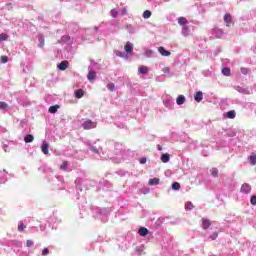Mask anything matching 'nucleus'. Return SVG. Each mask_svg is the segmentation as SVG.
<instances>
[{
  "mask_svg": "<svg viewBox=\"0 0 256 256\" xmlns=\"http://www.w3.org/2000/svg\"><path fill=\"white\" fill-rule=\"evenodd\" d=\"M201 227L204 230H208L211 227V221L208 218L202 217L201 219Z\"/></svg>",
  "mask_w": 256,
  "mask_h": 256,
  "instance_id": "nucleus-1",
  "label": "nucleus"
},
{
  "mask_svg": "<svg viewBox=\"0 0 256 256\" xmlns=\"http://www.w3.org/2000/svg\"><path fill=\"white\" fill-rule=\"evenodd\" d=\"M224 23H226V27H231L233 25V16L231 14H225Z\"/></svg>",
  "mask_w": 256,
  "mask_h": 256,
  "instance_id": "nucleus-2",
  "label": "nucleus"
},
{
  "mask_svg": "<svg viewBox=\"0 0 256 256\" xmlns=\"http://www.w3.org/2000/svg\"><path fill=\"white\" fill-rule=\"evenodd\" d=\"M84 129H95L97 127V123L91 122V120H87L83 124Z\"/></svg>",
  "mask_w": 256,
  "mask_h": 256,
  "instance_id": "nucleus-3",
  "label": "nucleus"
},
{
  "mask_svg": "<svg viewBox=\"0 0 256 256\" xmlns=\"http://www.w3.org/2000/svg\"><path fill=\"white\" fill-rule=\"evenodd\" d=\"M57 67L60 71H65V69L69 67V61L64 60L60 64H58Z\"/></svg>",
  "mask_w": 256,
  "mask_h": 256,
  "instance_id": "nucleus-4",
  "label": "nucleus"
},
{
  "mask_svg": "<svg viewBox=\"0 0 256 256\" xmlns=\"http://www.w3.org/2000/svg\"><path fill=\"white\" fill-rule=\"evenodd\" d=\"M124 50L127 54L133 53V44H131V42H127L124 46Z\"/></svg>",
  "mask_w": 256,
  "mask_h": 256,
  "instance_id": "nucleus-5",
  "label": "nucleus"
},
{
  "mask_svg": "<svg viewBox=\"0 0 256 256\" xmlns=\"http://www.w3.org/2000/svg\"><path fill=\"white\" fill-rule=\"evenodd\" d=\"M74 95H75L76 99H81L83 97V95H85V90L77 89V90H75Z\"/></svg>",
  "mask_w": 256,
  "mask_h": 256,
  "instance_id": "nucleus-6",
  "label": "nucleus"
},
{
  "mask_svg": "<svg viewBox=\"0 0 256 256\" xmlns=\"http://www.w3.org/2000/svg\"><path fill=\"white\" fill-rule=\"evenodd\" d=\"M250 191H252V187L249 184H244L241 186V192H244L245 194H249Z\"/></svg>",
  "mask_w": 256,
  "mask_h": 256,
  "instance_id": "nucleus-7",
  "label": "nucleus"
},
{
  "mask_svg": "<svg viewBox=\"0 0 256 256\" xmlns=\"http://www.w3.org/2000/svg\"><path fill=\"white\" fill-rule=\"evenodd\" d=\"M158 51H159L160 55H162L163 57H169L171 55V52L165 50V48H163V47H159Z\"/></svg>",
  "mask_w": 256,
  "mask_h": 256,
  "instance_id": "nucleus-8",
  "label": "nucleus"
},
{
  "mask_svg": "<svg viewBox=\"0 0 256 256\" xmlns=\"http://www.w3.org/2000/svg\"><path fill=\"white\" fill-rule=\"evenodd\" d=\"M49 144L47 142H43L41 145V152H43L45 155L49 154Z\"/></svg>",
  "mask_w": 256,
  "mask_h": 256,
  "instance_id": "nucleus-9",
  "label": "nucleus"
},
{
  "mask_svg": "<svg viewBox=\"0 0 256 256\" xmlns=\"http://www.w3.org/2000/svg\"><path fill=\"white\" fill-rule=\"evenodd\" d=\"M194 99L195 101H197V103H201V101H203V92L201 91L196 92Z\"/></svg>",
  "mask_w": 256,
  "mask_h": 256,
  "instance_id": "nucleus-10",
  "label": "nucleus"
},
{
  "mask_svg": "<svg viewBox=\"0 0 256 256\" xmlns=\"http://www.w3.org/2000/svg\"><path fill=\"white\" fill-rule=\"evenodd\" d=\"M138 73H140L141 75H147V73H149V68H147V66H140L138 69Z\"/></svg>",
  "mask_w": 256,
  "mask_h": 256,
  "instance_id": "nucleus-11",
  "label": "nucleus"
},
{
  "mask_svg": "<svg viewBox=\"0 0 256 256\" xmlns=\"http://www.w3.org/2000/svg\"><path fill=\"white\" fill-rule=\"evenodd\" d=\"M138 234H139V236L144 237V236H146V235H148V234H149V229L144 228V227L139 228V230H138Z\"/></svg>",
  "mask_w": 256,
  "mask_h": 256,
  "instance_id": "nucleus-12",
  "label": "nucleus"
},
{
  "mask_svg": "<svg viewBox=\"0 0 256 256\" xmlns=\"http://www.w3.org/2000/svg\"><path fill=\"white\" fill-rule=\"evenodd\" d=\"M178 23L181 25V27H185L189 21L185 17H179L178 18Z\"/></svg>",
  "mask_w": 256,
  "mask_h": 256,
  "instance_id": "nucleus-13",
  "label": "nucleus"
},
{
  "mask_svg": "<svg viewBox=\"0 0 256 256\" xmlns=\"http://www.w3.org/2000/svg\"><path fill=\"white\" fill-rule=\"evenodd\" d=\"M160 184V179L159 178H152L150 181H148V185L150 186H155Z\"/></svg>",
  "mask_w": 256,
  "mask_h": 256,
  "instance_id": "nucleus-14",
  "label": "nucleus"
},
{
  "mask_svg": "<svg viewBox=\"0 0 256 256\" xmlns=\"http://www.w3.org/2000/svg\"><path fill=\"white\" fill-rule=\"evenodd\" d=\"M59 105H54V106H50L49 107V109H48V111H49V113H52V115H54V113H57V111H59Z\"/></svg>",
  "mask_w": 256,
  "mask_h": 256,
  "instance_id": "nucleus-15",
  "label": "nucleus"
},
{
  "mask_svg": "<svg viewBox=\"0 0 256 256\" xmlns=\"http://www.w3.org/2000/svg\"><path fill=\"white\" fill-rule=\"evenodd\" d=\"M25 229H27V225L20 221L19 224H17V231L23 232Z\"/></svg>",
  "mask_w": 256,
  "mask_h": 256,
  "instance_id": "nucleus-16",
  "label": "nucleus"
},
{
  "mask_svg": "<svg viewBox=\"0 0 256 256\" xmlns=\"http://www.w3.org/2000/svg\"><path fill=\"white\" fill-rule=\"evenodd\" d=\"M161 161L162 163H168L170 161V154H162L161 155Z\"/></svg>",
  "mask_w": 256,
  "mask_h": 256,
  "instance_id": "nucleus-17",
  "label": "nucleus"
},
{
  "mask_svg": "<svg viewBox=\"0 0 256 256\" xmlns=\"http://www.w3.org/2000/svg\"><path fill=\"white\" fill-rule=\"evenodd\" d=\"M177 105H183L185 103V97L183 95H179L176 99Z\"/></svg>",
  "mask_w": 256,
  "mask_h": 256,
  "instance_id": "nucleus-18",
  "label": "nucleus"
},
{
  "mask_svg": "<svg viewBox=\"0 0 256 256\" xmlns=\"http://www.w3.org/2000/svg\"><path fill=\"white\" fill-rule=\"evenodd\" d=\"M95 77H97V73H95V71H90L87 75V79L89 81H93V79H95Z\"/></svg>",
  "mask_w": 256,
  "mask_h": 256,
  "instance_id": "nucleus-19",
  "label": "nucleus"
},
{
  "mask_svg": "<svg viewBox=\"0 0 256 256\" xmlns=\"http://www.w3.org/2000/svg\"><path fill=\"white\" fill-rule=\"evenodd\" d=\"M235 116H236V113H235V110H230L226 113V117L228 119H235Z\"/></svg>",
  "mask_w": 256,
  "mask_h": 256,
  "instance_id": "nucleus-20",
  "label": "nucleus"
},
{
  "mask_svg": "<svg viewBox=\"0 0 256 256\" xmlns=\"http://www.w3.org/2000/svg\"><path fill=\"white\" fill-rule=\"evenodd\" d=\"M38 41H39L38 46L40 47V49H43V47H45V38L43 36H40Z\"/></svg>",
  "mask_w": 256,
  "mask_h": 256,
  "instance_id": "nucleus-21",
  "label": "nucleus"
},
{
  "mask_svg": "<svg viewBox=\"0 0 256 256\" xmlns=\"http://www.w3.org/2000/svg\"><path fill=\"white\" fill-rule=\"evenodd\" d=\"M214 33L218 39H221L223 37V30L221 29L214 30Z\"/></svg>",
  "mask_w": 256,
  "mask_h": 256,
  "instance_id": "nucleus-22",
  "label": "nucleus"
},
{
  "mask_svg": "<svg viewBox=\"0 0 256 256\" xmlns=\"http://www.w3.org/2000/svg\"><path fill=\"white\" fill-rule=\"evenodd\" d=\"M222 73L225 75V77H229V75H231V69L227 68V67H224L222 69Z\"/></svg>",
  "mask_w": 256,
  "mask_h": 256,
  "instance_id": "nucleus-23",
  "label": "nucleus"
},
{
  "mask_svg": "<svg viewBox=\"0 0 256 256\" xmlns=\"http://www.w3.org/2000/svg\"><path fill=\"white\" fill-rule=\"evenodd\" d=\"M33 140H34V136L33 135H27V136L24 137V141L27 144L33 142Z\"/></svg>",
  "mask_w": 256,
  "mask_h": 256,
  "instance_id": "nucleus-24",
  "label": "nucleus"
},
{
  "mask_svg": "<svg viewBox=\"0 0 256 256\" xmlns=\"http://www.w3.org/2000/svg\"><path fill=\"white\" fill-rule=\"evenodd\" d=\"M210 172H211V176L212 177H218V175H219V171H218V169L217 168H212L211 170H210Z\"/></svg>",
  "mask_w": 256,
  "mask_h": 256,
  "instance_id": "nucleus-25",
  "label": "nucleus"
},
{
  "mask_svg": "<svg viewBox=\"0 0 256 256\" xmlns=\"http://www.w3.org/2000/svg\"><path fill=\"white\" fill-rule=\"evenodd\" d=\"M8 39H9V35H7L6 33L0 34V43L1 41H7Z\"/></svg>",
  "mask_w": 256,
  "mask_h": 256,
  "instance_id": "nucleus-26",
  "label": "nucleus"
},
{
  "mask_svg": "<svg viewBox=\"0 0 256 256\" xmlns=\"http://www.w3.org/2000/svg\"><path fill=\"white\" fill-rule=\"evenodd\" d=\"M249 161L251 165H256V155L253 154L249 157Z\"/></svg>",
  "mask_w": 256,
  "mask_h": 256,
  "instance_id": "nucleus-27",
  "label": "nucleus"
},
{
  "mask_svg": "<svg viewBox=\"0 0 256 256\" xmlns=\"http://www.w3.org/2000/svg\"><path fill=\"white\" fill-rule=\"evenodd\" d=\"M68 161H64L63 164L60 165V170L67 171Z\"/></svg>",
  "mask_w": 256,
  "mask_h": 256,
  "instance_id": "nucleus-28",
  "label": "nucleus"
},
{
  "mask_svg": "<svg viewBox=\"0 0 256 256\" xmlns=\"http://www.w3.org/2000/svg\"><path fill=\"white\" fill-rule=\"evenodd\" d=\"M193 208H194V205H193L191 202H187V203L185 204V209H186V210L190 211V210H192Z\"/></svg>",
  "mask_w": 256,
  "mask_h": 256,
  "instance_id": "nucleus-29",
  "label": "nucleus"
},
{
  "mask_svg": "<svg viewBox=\"0 0 256 256\" xmlns=\"http://www.w3.org/2000/svg\"><path fill=\"white\" fill-rule=\"evenodd\" d=\"M143 17H144V19H149V17H151V11H149V10L144 11Z\"/></svg>",
  "mask_w": 256,
  "mask_h": 256,
  "instance_id": "nucleus-30",
  "label": "nucleus"
},
{
  "mask_svg": "<svg viewBox=\"0 0 256 256\" xmlns=\"http://www.w3.org/2000/svg\"><path fill=\"white\" fill-rule=\"evenodd\" d=\"M107 89H109V91H115V84L113 82H110L107 85Z\"/></svg>",
  "mask_w": 256,
  "mask_h": 256,
  "instance_id": "nucleus-31",
  "label": "nucleus"
},
{
  "mask_svg": "<svg viewBox=\"0 0 256 256\" xmlns=\"http://www.w3.org/2000/svg\"><path fill=\"white\" fill-rule=\"evenodd\" d=\"M181 188V186H180V184L178 183V182H174L173 184H172V189L173 190H179Z\"/></svg>",
  "mask_w": 256,
  "mask_h": 256,
  "instance_id": "nucleus-32",
  "label": "nucleus"
},
{
  "mask_svg": "<svg viewBox=\"0 0 256 256\" xmlns=\"http://www.w3.org/2000/svg\"><path fill=\"white\" fill-rule=\"evenodd\" d=\"M110 14H111V17H117V15H119V12L116 10V9H112L111 11H110Z\"/></svg>",
  "mask_w": 256,
  "mask_h": 256,
  "instance_id": "nucleus-33",
  "label": "nucleus"
},
{
  "mask_svg": "<svg viewBox=\"0 0 256 256\" xmlns=\"http://www.w3.org/2000/svg\"><path fill=\"white\" fill-rule=\"evenodd\" d=\"M7 107H9V105L5 102H0V109H2L3 111H5V109H7Z\"/></svg>",
  "mask_w": 256,
  "mask_h": 256,
  "instance_id": "nucleus-34",
  "label": "nucleus"
},
{
  "mask_svg": "<svg viewBox=\"0 0 256 256\" xmlns=\"http://www.w3.org/2000/svg\"><path fill=\"white\" fill-rule=\"evenodd\" d=\"M250 204L253 205V206L256 205V196L255 195L251 196Z\"/></svg>",
  "mask_w": 256,
  "mask_h": 256,
  "instance_id": "nucleus-35",
  "label": "nucleus"
},
{
  "mask_svg": "<svg viewBox=\"0 0 256 256\" xmlns=\"http://www.w3.org/2000/svg\"><path fill=\"white\" fill-rule=\"evenodd\" d=\"M33 245H34L33 240H26V247L30 248V247H33Z\"/></svg>",
  "mask_w": 256,
  "mask_h": 256,
  "instance_id": "nucleus-36",
  "label": "nucleus"
},
{
  "mask_svg": "<svg viewBox=\"0 0 256 256\" xmlns=\"http://www.w3.org/2000/svg\"><path fill=\"white\" fill-rule=\"evenodd\" d=\"M9 61V58L7 56H1V63L5 64Z\"/></svg>",
  "mask_w": 256,
  "mask_h": 256,
  "instance_id": "nucleus-37",
  "label": "nucleus"
},
{
  "mask_svg": "<svg viewBox=\"0 0 256 256\" xmlns=\"http://www.w3.org/2000/svg\"><path fill=\"white\" fill-rule=\"evenodd\" d=\"M48 254H49L48 248H44L43 252H41V255H43V256H47Z\"/></svg>",
  "mask_w": 256,
  "mask_h": 256,
  "instance_id": "nucleus-38",
  "label": "nucleus"
},
{
  "mask_svg": "<svg viewBox=\"0 0 256 256\" xmlns=\"http://www.w3.org/2000/svg\"><path fill=\"white\" fill-rule=\"evenodd\" d=\"M241 73H243V75H247L249 73V69L241 68Z\"/></svg>",
  "mask_w": 256,
  "mask_h": 256,
  "instance_id": "nucleus-39",
  "label": "nucleus"
},
{
  "mask_svg": "<svg viewBox=\"0 0 256 256\" xmlns=\"http://www.w3.org/2000/svg\"><path fill=\"white\" fill-rule=\"evenodd\" d=\"M217 238H218V233H217V232L213 233V234L210 236V239H211V240H215V239H217Z\"/></svg>",
  "mask_w": 256,
  "mask_h": 256,
  "instance_id": "nucleus-40",
  "label": "nucleus"
},
{
  "mask_svg": "<svg viewBox=\"0 0 256 256\" xmlns=\"http://www.w3.org/2000/svg\"><path fill=\"white\" fill-rule=\"evenodd\" d=\"M146 161H147L146 158H141V159L139 160V163H140L141 165H145V164H146Z\"/></svg>",
  "mask_w": 256,
  "mask_h": 256,
  "instance_id": "nucleus-41",
  "label": "nucleus"
},
{
  "mask_svg": "<svg viewBox=\"0 0 256 256\" xmlns=\"http://www.w3.org/2000/svg\"><path fill=\"white\" fill-rule=\"evenodd\" d=\"M157 149H158V151H162V146L161 145H157Z\"/></svg>",
  "mask_w": 256,
  "mask_h": 256,
  "instance_id": "nucleus-42",
  "label": "nucleus"
},
{
  "mask_svg": "<svg viewBox=\"0 0 256 256\" xmlns=\"http://www.w3.org/2000/svg\"><path fill=\"white\" fill-rule=\"evenodd\" d=\"M94 153H98V150L96 148L93 149Z\"/></svg>",
  "mask_w": 256,
  "mask_h": 256,
  "instance_id": "nucleus-43",
  "label": "nucleus"
}]
</instances>
